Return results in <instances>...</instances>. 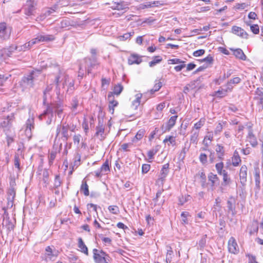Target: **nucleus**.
I'll use <instances>...</instances> for the list:
<instances>
[{
	"label": "nucleus",
	"instance_id": "f8f14e48",
	"mask_svg": "<svg viewBox=\"0 0 263 263\" xmlns=\"http://www.w3.org/2000/svg\"><path fill=\"white\" fill-rule=\"evenodd\" d=\"M254 180L255 186L254 187L255 195L256 196L260 190V171L258 167L254 169Z\"/></svg>",
	"mask_w": 263,
	"mask_h": 263
},
{
	"label": "nucleus",
	"instance_id": "09e8293b",
	"mask_svg": "<svg viewBox=\"0 0 263 263\" xmlns=\"http://www.w3.org/2000/svg\"><path fill=\"white\" fill-rule=\"evenodd\" d=\"M14 165L18 169V171L21 170L20 159L18 154H15L14 156Z\"/></svg>",
	"mask_w": 263,
	"mask_h": 263
},
{
	"label": "nucleus",
	"instance_id": "f257e3e1",
	"mask_svg": "<svg viewBox=\"0 0 263 263\" xmlns=\"http://www.w3.org/2000/svg\"><path fill=\"white\" fill-rule=\"evenodd\" d=\"M45 105H46V109L44 111V114H51V117H53V114L55 113L59 118L63 119L62 115L64 110V105L61 101H55L50 103L46 102Z\"/></svg>",
	"mask_w": 263,
	"mask_h": 263
},
{
	"label": "nucleus",
	"instance_id": "69168bd1",
	"mask_svg": "<svg viewBox=\"0 0 263 263\" xmlns=\"http://www.w3.org/2000/svg\"><path fill=\"white\" fill-rule=\"evenodd\" d=\"M153 7V5H152V2H146L145 3L141 4L139 5V8L141 9L151 8Z\"/></svg>",
	"mask_w": 263,
	"mask_h": 263
},
{
	"label": "nucleus",
	"instance_id": "13d9d810",
	"mask_svg": "<svg viewBox=\"0 0 263 263\" xmlns=\"http://www.w3.org/2000/svg\"><path fill=\"white\" fill-rule=\"evenodd\" d=\"M206 237H207V235L206 234L204 235L202 237L201 239L199 240L198 245L201 249L203 248L204 247V246H205Z\"/></svg>",
	"mask_w": 263,
	"mask_h": 263
},
{
	"label": "nucleus",
	"instance_id": "ddd939ff",
	"mask_svg": "<svg viewBox=\"0 0 263 263\" xmlns=\"http://www.w3.org/2000/svg\"><path fill=\"white\" fill-rule=\"evenodd\" d=\"M35 5L36 4L34 0H27L25 8V14L27 15H32Z\"/></svg>",
	"mask_w": 263,
	"mask_h": 263
},
{
	"label": "nucleus",
	"instance_id": "6e6d98bb",
	"mask_svg": "<svg viewBox=\"0 0 263 263\" xmlns=\"http://www.w3.org/2000/svg\"><path fill=\"white\" fill-rule=\"evenodd\" d=\"M62 183L59 175H57L55 177L54 182V188L57 189L59 187Z\"/></svg>",
	"mask_w": 263,
	"mask_h": 263
},
{
	"label": "nucleus",
	"instance_id": "a19ab883",
	"mask_svg": "<svg viewBox=\"0 0 263 263\" xmlns=\"http://www.w3.org/2000/svg\"><path fill=\"white\" fill-rule=\"evenodd\" d=\"M215 167L218 174L220 175H221L227 172L226 170H223V163L222 162L216 164Z\"/></svg>",
	"mask_w": 263,
	"mask_h": 263
},
{
	"label": "nucleus",
	"instance_id": "a211bd4d",
	"mask_svg": "<svg viewBox=\"0 0 263 263\" xmlns=\"http://www.w3.org/2000/svg\"><path fill=\"white\" fill-rule=\"evenodd\" d=\"M142 61L141 57L136 53L132 54L128 59V63L129 65L139 64Z\"/></svg>",
	"mask_w": 263,
	"mask_h": 263
},
{
	"label": "nucleus",
	"instance_id": "4be33fe9",
	"mask_svg": "<svg viewBox=\"0 0 263 263\" xmlns=\"http://www.w3.org/2000/svg\"><path fill=\"white\" fill-rule=\"evenodd\" d=\"M208 178L209 181L211 182V186L212 187L215 185H219V179L217 175L210 173L209 174Z\"/></svg>",
	"mask_w": 263,
	"mask_h": 263
},
{
	"label": "nucleus",
	"instance_id": "c03bdc74",
	"mask_svg": "<svg viewBox=\"0 0 263 263\" xmlns=\"http://www.w3.org/2000/svg\"><path fill=\"white\" fill-rule=\"evenodd\" d=\"M13 197L7 198V204L6 207L3 208V210L5 211V214H6V210L7 209H11L13 205Z\"/></svg>",
	"mask_w": 263,
	"mask_h": 263
},
{
	"label": "nucleus",
	"instance_id": "cd10ccee",
	"mask_svg": "<svg viewBox=\"0 0 263 263\" xmlns=\"http://www.w3.org/2000/svg\"><path fill=\"white\" fill-rule=\"evenodd\" d=\"M163 191L164 190L163 189L159 190L157 192L156 197L153 199L154 201L155 202V205L158 204L159 205H162L164 203L165 199L164 197H163V198L161 199L160 201L159 200V198H160V196H161Z\"/></svg>",
	"mask_w": 263,
	"mask_h": 263
},
{
	"label": "nucleus",
	"instance_id": "bf43d9fd",
	"mask_svg": "<svg viewBox=\"0 0 263 263\" xmlns=\"http://www.w3.org/2000/svg\"><path fill=\"white\" fill-rule=\"evenodd\" d=\"M250 30L255 34H257L259 32V27L257 24L251 25Z\"/></svg>",
	"mask_w": 263,
	"mask_h": 263
},
{
	"label": "nucleus",
	"instance_id": "3c124183",
	"mask_svg": "<svg viewBox=\"0 0 263 263\" xmlns=\"http://www.w3.org/2000/svg\"><path fill=\"white\" fill-rule=\"evenodd\" d=\"M162 86V83L160 81H158L157 83H156L155 84L153 88H152L150 90L151 93L152 94V93H154L155 92L158 91L161 88Z\"/></svg>",
	"mask_w": 263,
	"mask_h": 263
},
{
	"label": "nucleus",
	"instance_id": "e433bc0d",
	"mask_svg": "<svg viewBox=\"0 0 263 263\" xmlns=\"http://www.w3.org/2000/svg\"><path fill=\"white\" fill-rule=\"evenodd\" d=\"M123 90V85L120 84L118 83L116 85H115L113 89V92H111L112 93V95H116L117 96H119L121 92Z\"/></svg>",
	"mask_w": 263,
	"mask_h": 263
},
{
	"label": "nucleus",
	"instance_id": "a18cd8bd",
	"mask_svg": "<svg viewBox=\"0 0 263 263\" xmlns=\"http://www.w3.org/2000/svg\"><path fill=\"white\" fill-rule=\"evenodd\" d=\"M49 176V172L47 169H44L43 172V180L44 183L48 184L49 183L48 178Z\"/></svg>",
	"mask_w": 263,
	"mask_h": 263
},
{
	"label": "nucleus",
	"instance_id": "72a5a7b5",
	"mask_svg": "<svg viewBox=\"0 0 263 263\" xmlns=\"http://www.w3.org/2000/svg\"><path fill=\"white\" fill-rule=\"evenodd\" d=\"M80 191L86 196H88L89 195L88 185L86 182V181L84 180L82 181V183L80 187Z\"/></svg>",
	"mask_w": 263,
	"mask_h": 263
},
{
	"label": "nucleus",
	"instance_id": "0eeeda50",
	"mask_svg": "<svg viewBox=\"0 0 263 263\" xmlns=\"http://www.w3.org/2000/svg\"><path fill=\"white\" fill-rule=\"evenodd\" d=\"M12 28L7 26L6 23H0V39L7 40L9 39L11 33Z\"/></svg>",
	"mask_w": 263,
	"mask_h": 263
},
{
	"label": "nucleus",
	"instance_id": "9d476101",
	"mask_svg": "<svg viewBox=\"0 0 263 263\" xmlns=\"http://www.w3.org/2000/svg\"><path fill=\"white\" fill-rule=\"evenodd\" d=\"M228 250L230 253L234 254H238L239 249L235 239L231 237L228 241Z\"/></svg>",
	"mask_w": 263,
	"mask_h": 263
},
{
	"label": "nucleus",
	"instance_id": "1a4fd4ad",
	"mask_svg": "<svg viewBox=\"0 0 263 263\" xmlns=\"http://www.w3.org/2000/svg\"><path fill=\"white\" fill-rule=\"evenodd\" d=\"M62 81H63V86L64 87L65 85H67V81H69V76L60 71L59 74L55 77L54 80L57 88L59 87L60 83Z\"/></svg>",
	"mask_w": 263,
	"mask_h": 263
},
{
	"label": "nucleus",
	"instance_id": "c85d7f7f",
	"mask_svg": "<svg viewBox=\"0 0 263 263\" xmlns=\"http://www.w3.org/2000/svg\"><path fill=\"white\" fill-rule=\"evenodd\" d=\"M241 160L239 155L238 152L237 151H235L233 154V156L232 157V163L234 166H237L239 165Z\"/></svg>",
	"mask_w": 263,
	"mask_h": 263
},
{
	"label": "nucleus",
	"instance_id": "2eb2a0df",
	"mask_svg": "<svg viewBox=\"0 0 263 263\" xmlns=\"http://www.w3.org/2000/svg\"><path fill=\"white\" fill-rule=\"evenodd\" d=\"M247 167L245 165H243L242 166H241L240 169V182L242 186H245L247 182Z\"/></svg>",
	"mask_w": 263,
	"mask_h": 263
},
{
	"label": "nucleus",
	"instance_id": "680f3d73",
	"mask_svg": "<svg viewBox=\"0 0 263 263\" xmlns=\"http://www.w3.org/2000/svg\"><path fill=\"white\" fill-rule=\"evenodd\" d=\"M227 89L218 90L215 92L216 95L218 97L222 98L227 95Z\"/></svg>",
	"mask_w": 263,
	"mask_h": 263
},
{
	"label": "nucleus",
	"instance_id": "20e7f679",
	"mask_svg": "<svg viewBox=\"0 0 263 263\" xmlns=\"http://www.w3.org/2000/svg\"><path fill=\"white\" fill-rule=\"evenodd\" d=\"M92 253L93 258L95 263H108L110 257L108 254L104 251L93 249Z\"/></svg>",
	"mask_w": 263,
	"mask_h": 263
},
{
	"label": "nucleus",
	"instance_id": "7ed1b4c3",
	"mask_svg": "<svg viewBox=\"0 0 263 263\" xmlns=\"http://www.w3.org/2000/svg\"><path fill=\"white\" fill-rule=\"evenodd\" d=\"M15 116L14 113H11L7 117L3 119V121L0 122V128H3V131L7 135L10 131L12 127L13 123L15 121Z\"/></svg>",
	"mask_w": 263,
	"mask_h": 263
},
{
	"label": "nucleus",
	"instance_id": "5fc2aeb1",
	"mask_svg": "<svg viewBox=\"0 0 263 263\" xmlns=\"http://www.w3.org/2000/svg\"><path fill=\"white\" fill-rule=\"evenodd\" d=\"M226 123V122H223L222 124L221 123H219L217 125L215 130L214 133L215 135L219 134L222 130L223 128V125L225 124Z\"/></svg>",
	"mask_w": 263,
	"mask_h": 263
},
{
	"label": "nucleus",
	"instance_id": "ea45409f",
	"mask_svg": "<svg viewBox=\"0 0 263 263\" xmlns=\"http://www.w3.org/2000/svg\"><path fill=\"white\" fill-rule=\"evenodd\" d=\"M52 87L51 85L47 86L43 92V104L45 105L47 101V94L51 91Z\"/></svg>",
	"mask_w": 263,
	"mask_h": 263
},
{
	"label": "nucleus",
	"instance_id": "393cba45",
	"mask_svg": "<svg viewBox=\"0 0 263 263\" xmlns=\"http://www.w3.org/2000/svg\"><path fill=\"white\" fill-rule=\"evenodd\" d=\"M247 139L253 147H255L257 145L256 138L255 135L253 134V130L251 128H250L249 130Z\"/></svg>",
	"mask_w": 263,
	"mask_h": 263
},
{
	"label": "nucleus",
	"instance_id": "2f4dec72",
	"mask_svg": "<svg viewBox=\"0 0 263 263\" xmlns=\"http://www.w3.org/2000/svg\"><path fill=\"white\" fill-rule=\"evenodd\" d=\"M216 152H217L218 158L221 160H223L224 154V147L218 144L216 145Z\"/></svg>",
	"mask_w": 263,
	"mask_h": 263
},
{
	"label": "nucleus",
	"instance_id": "f704fd0d",
	"mask_svg": "<svg viewBox=\"0 0 263 263\" xmlns=\"http://www.w3.org/2000/svg\"><path fill=\"white\" fill-rule=\"evenodd\" d=\"M145 131L143 129H141L137 133V134L133 138L132 141L133 142H137L138 141L140 140L143 137Z\"/></svg>",
	"mask_w": 263,
	"mask_h": 263
},
{
	"label": "nucleus",
	"instance_id": "39448f33",
	"mask_svg": "<svg viewBox=\"0 0 263 263\" xmlns=\"http://www.w3.org/2000/svg\"><path fill=\"white\" fill-rule=\"evenodd\" d=\"M69 126L68 124H59L57 127L55 140L59 135H62L61 139L63 141L66 142L70 135L69 134Z\"/></svg>",
	"mask_w": 263,
	"mask_h": 263
},
{
	"label": "nucleus",
	"instance_id": "79ce46f5",
	"mask_svg": "<svg viewBox=\"0 0 263 263\" xmlns=\"http://www.w3.org/2000/svg\"><path fill=\"white\" fill-rule=\"evenodd\" d=\"M162 60V58L160 56H155L153 60L149 62V66L151 67H154L157 64L159 63Z\"/></svg>",
	"mask_w": 263,
	"mask_h": 263
},
{
	"label": "nucleus",
	"instance_id": "4d7b16f0",
	"mask_svg": "<svg viewBox=\"0 0 263 263\" xmlns=\"http://www.w3.org/2000/svg\"><path fill=\"white\" fill-rule=\"evenodd\" d=\"M102 172H106L109 171V166L108 160H106L100 168Z\"/></svg>",
	"mask_w": 263,
	"mask_h": 263
},
{
	"label": "nucleus",
	"instance_id": "c9c22d12",
	"mask_svg": "<svg viewBox=\"0 0 263 263\" xmlns=\"http://www.w3.org/2000/svg\"><path fill=\"white\" fill-rule=\"evenodd\" d=\"M213 139V134L212 132H208L206 135L204 137L203 143L206 147V148H208L210 145V143H208L207 142V140H209L210 141H212Z\"/></svg>",
	"mask_w": 263,
	"mask_h": 263
},
{
	"label": "nucleus",
	"instance_id": "4c0bfd02",
	"mask_svg": "<svg viewBox=\"0 0 263 263\" xmlns=\"http://www.w3.org/2000/svg\"><path fill=\"white\" fill-rule=\"evenodd\" d=\"M71 109L73 112H74V115L77 114V112H76L78 105H79V101L76 98H74L72 99L71 102Z\"/></svg>",
	"mask_w": 263,
	"mask_h": 263
},
{
	"label": "nucleus",
	"instance_id": "8fccbe9b",
	"mask_svg": "<svg viewBox=\"0 0 263 263\" xmlns=\"http://www.w3.org/2000/svg\"><path fill=\"white\" fill-rule=\"evenodd\" d=\"M108 209L113 214H118L119 213V209L116 205H110L108 206Z\"/></svg>",
	"mask_w": 263,
	"mask_h": 263
},
{
	"label": "nucleus",
	"instance_id": "49530a36",
	"mask_svg": "<svg viewBox=\"0 0 263 263\" xmlns=\"http://www.w3.org/2000/svg\"><path fill=\"white\" fill-rule=\"evenodd\" d=\"M199 136V133L198 132H195L192 133L191 136L190 141L193 143H197L198 141V138Z\"/></svg>",
	"mask_w": 263,
	"mask_h": 263
},
{
	"label": "nucleus",
	"instance_id": "774afa93",
	"mask_svg": "<svg viewBox=\"0 0 263 263\" xmlns=\"http://www.w3.org/2000/svg\"><path fill=\"white\" fill-rule=\"evenodd\" d=\"M200 161L203 164H205L207 162V156L204 153H201L199 156Z\"/></svg>",
	"mask_w": 263,
	"mask_h": 263
},
{
	"label": "nucleus",
	"instance_id": "7c9ffc66",
	"mask_svg": "<svg viewBox=\"0 0 263 263\" xmlns=\"http://www.w3.org/2000/svg\"><path fill=\"white\" fill-rule=\"evenodd\" d=\"M85 62L87 64L88 63H89L90 65L89 67L87 69V73L89 74L90 73L91 69L90 68L93 67L97 64V60L96 57H93L92 59L91 58H86L85 59Z\"/></svg>",
	"mask_w": 263,
	"mask_h": 263
},
{
	"label": "nucleus",
	"instance_id": "6e6552de",
	"mask_svg": "<svg viewBox=\"0 0 263 263\" xmlns=\"http://www.w3.org/2000/svg\"><path fill=\"white\" fill-rule=\"evenodd\" d=\"M45 251V257L46 261L54 260L59 255V251L55 249L53 250L50 246L46 248Z\"/></svg>",
	"mask_w": 263,
	"mask_h": 263
},
{
	"label": "nucleus",
	"instance_id": "603ef678",
	"mask_svg": "<svg viewBox=\"0 0 263 263\" xmlns=\"http://www.w3.org/2000/svg\"><path fill=\"white\" fill-rule=\"evenodd\" d=\"M15 50L17 51V46L11 45L6 49V53L8 56H10V55L12 54V53Z\"/></svg>",
	"mask_w": 263,
	"mask_h": 263
},
{
	"label": "nucleus",
	"instance_id": "423d86ee",
	"mask_svg": "<svg viewBox=\"0 0 263 263\" xmlns=\"http://www.w3.org/2000/svg\"><path fill=\"white\" fill-rule=\"evenodd\" d=\"M254 100L256 102L257 108L259 111L263 110V88H257L255 92Z\"/></svg>",
	"mask_w": 263,
	"mask_h": 263
},
{
	"label": "nucleus",
	"instance_id": "6ab92c4d",
	"mask_svg": "<svg viewBox=\"0 0 263 263\" xmlns=\"http://www.w3.org/2000/svg\"><path fill=\"white\" fill-rule=\"evenodd\" d=\"M227 207L229 213H231L233 215L236 214L235 200L233 197L229 198V200L227 201Z\"/></svg>",
	"mask_w": 263,
	"mask_h": 263
},
{
	"label": "nucleus",
	"instance_id": "37998d69",
	"mask_svg": "<svg viewBox=\"0 0 263 263\" xmlns=\"http://www.w3.org/2000/svg\"><path fill=\"white\" fill-rule=\"evenodd\" d=\"M170 142V144L175 145L176 144L175 137L173 136H166L163 140L164 143Z\"/></svg>",
	"mask_w": 263,
	"mask_h": 263
},
{
	"label": "nucleus",
	"instance_id": "412c9836",
	"mask_svg": "<svg viewBox=\"0 0 263 263\" xmlns=\"http://www.w3.org/2000/svg\"><path fill=\"white\" fill-rule=\"evenodd\" d=\"M37 42H49L54 40L53 35L39 34L36 37Z\"/></svg>",
	"mask_w": 263,
	"mask_h": 263
},
{
	"label": "nucleus",
	"instance_id": "58836bf2",
	"mask_svg": "<svg viewBox=\"0 0 263 263\" xmlns=\"http://www.w3.org/2000/svg\"><path fill=\"white\" fill-rule=\"evenodd\" d=\"M223 177L222 185L226 186L229 185L231 183V179L229 177L228 172H226L221 175Z\"/></svg>",
	"mask_w": 263,
	"mask_h": 263
},
{
	"label": "nucleus",
	"instance_id": "e2e57ef3",
	"mask_svg": "<svg viewBox=\"0 0 263 263\" xmlns=\"http://www.w3.org/2000/svg\"><path fill=\"white\" fill-rule=\"evenodd\" d=\"M158 152V149H152L147 152V156L149 159L154 158V156Z\"/></svg>",
	"mask_w": 263,
	"mask_h": 263
},
{
	"label": "nucleus",
	"instance_id": "4468645a",
	"mask_svg": "<svg viewBox=\"0 0 263 263\" xmlns=\"http://www.w3.org/2000/svg\"><path fill=\"white\" fill-rule=\"evenodd\" d=\"M34 128V118L31 117L28 119L26 122V135L29 137H31V130Z\"/></svg>",
	"mask_w": 263,
	"mask_h": 263
},
{
	"label": "nucleus",
	"instance_id": "de8ad7c7",
	"mask_svg": "<svg viewBox=\"0 0 263 263\" xmlns=\"http://www.w3.org/2000/svg\"><path fill=\"white\" fill-rule=\"evenodd\" d=\"M201 62H205V64L204 65H208V66L211 64L213 63V59L212 56L210 55H209L207 57L205 58H204L200 60Z\"/></svg>",
	"mask_w": 263,
	"mask_h": 263
},
{
	"label": "nucleus",
	"instance_id": "b1692460",
	"mask_svg": "<svg viewBox=\"0 0 263 263\" xmlns=\"http://www.w3.org/2000/svg\"><path fill=\"white\" fill-rule=\"evenodd\" d=\"M249 234L252 235L255 233H257L258 230V224L257 221H253L247 228Z\"/></svg>",
	"mask_w": 263,
	"mask_h": 263
},
{
	"label": "nucleus",
	"instance_id": "a878e982",
	"mask_svg": "<svg viewBox=\"0 0 263 263\" xmlns=\"http://www.w3.org/2000/svg\"><path fill=\"white\" fill-rule=\"evenodd\" d=\"M3 225L6 227L9 231L13 230L14 228V222L7 216H6L4 219Z\"/></svg>",
	"mask_w": 263,
	"mask_h": 263
},
{
	"label": "nucleus",
	"instance_id": "bb28decb",
	"mask_svg": "<svg viewBox=\"0 0 263 263\" xmlns=\"http://www.w3.org/2000/svg\"><path fill=\"white\" fill-rule=\"evenodd\" d=\"M231 50L233 51V54L235 56L236 58H238L243 61H245L246 60L247 57L246 56L243 51L241 49L238 48L234 50L231 49Z\"/></svg>",
	"mask_w": 263,
	"mask_h": 263
},
{
	"label": "nucleus",
	"instance_id": "f03ea898",
	"mask_svg": "<svg viewBox=\"0 0 263 263\" xmlns=\"http://www.w3.org/2000/svg\"><path fill=\"white\" fill-rule=\"evenodd\" d=\"M41 74V70H33L26 76H24L20 82V86L23 89H29L34 86V81L36 78Z\"/></svg>",
	"mask_w": 263,
	"mask_h": 263
},
{
	"label": "nucleus",
	"instance_id": "5701e85b",
	"mask_svg": "<svg viewBox=\"0 0 263 263\" xmlns=\"http://www.w3.org/2000/svg\"><path fill=\"white\" fill-rule=\"evenodd\" d=\"M169 172V164L166 163L164 164L160 171V174L159 176V179L162 181L165 180V178L168 175Z\"/></svg>",
	"mask_w": 263,
	"mask_h": 263
},
{
	"label": "nucleus",
	"instance_id": "aec40b11",
	"mask_svg": "<svg viewBox=\"0 0 263 263\" xmlns=\"http://www.w3.org/2000/svg\"><path fill=\"white\" fill-rule=\"evenodd\" d=\"M107 99L109 101V111H112V114L114 111V107L118 104V102L114 100V97L111 92H109L108 94Z\"/></svg>",
	"mask_w": 263,
	"mask_h": 263
},
{
	"label": "nucleus",
	"instance_id": "864d4df0",
	"mask_svg": "<svg viewBox=\"0 0 263 263\" xmlns=\"http://www.w3.org/2000/svg\"><path fill=\"white\" fill-rule=\"evenodd\" d=\"M200 178H201V184L202 187H205L207 183L206 182V176L203 172H201L200 174Z\"/></svg>",
	"mask_w": 263,
	"mask_h": 263
},
{
	"label": "nucleus",
	"instance_id": "473e14b6",
	"mask_svg": "<svg viewBox=\"0 0 263 263\" xmlns=\"http://www.w3.org/2000/svg\"><path fill=\"white\" fill-rule=\"evenodd\" d=\"M136 99L132 102V107L136 110L140 104V100L142 97L141 93H137L135 96Z\"/></svg>",
	"mask_w": 263,
	"mask_h": 263
},
{
	"label": "nucleus",
	"instance_id": "0e129e2a",
	"mask_svg": "<svg viewBox=\"0 0 263 263\" xmlns=\"http://www.w3.org/2000/svg\"><path fill=\"white\" fill-rule=\"evenodd\" d=\"M7 198H11L13 197V199H14V197L15 196V191L14 189V187H10L7 192Z\"/></svg>",
	"mask_w": 263,
	"mask_h": 263
},
{
	"label": "nucleus",
	"instance_id": "c756f323",
	"mask_svg": "<svg viewBox=\"0 0 263 263\" xmlns=\"http://www.w3.org/2000/svg\"><path fill=\"white\" fill-rule=\"evenodd\" d=\"M78 247L79 248L80 250L82 252H83L86 255H88V248L85 245L82 238H79L78 239Z\"/></svg>",
	"mask_w": 263,
	"mask_h": 263
},
{
	"label": "nucleus",
	"instance_id": "9b49d317",
	"mask_svg": "<svg viewBox=\"0 0 263 263\" xmlns=\"http://www.w3.org/2000/svg\"><path fill=\"white\" fill-rule=\"evenodd\" d=\"M96 132L95 136H97L99 139L102 141L105 138V134H104L105 127L103 125V122L101 120H99L98 125L96 128Z\"/></svg>",
	"mask_w": 263,
	"mask_h": 263
},
{
	"label": "nucleus",
	"instance_id": "338daca9",
	"mask_svg": "<svg viewBox=\"0 0 263 263\" xmlns=\"http://www.w3.org/2000/svg\"><path fill=\"white\" fill-rule=\"evenodd\" d=\"M81 139V136L80 134L74 135L73 137V143L74 144L79 145Z\"/></svg>",
	"mask_w": 263,
	"mask_h": 263
},
{
	"label": "nucleus",
	"instance_id": "052dcab7",
	"mask_svg": "<svg viewBox=\"0 0 263 263\" xmlns=\"http://www.w3.org/2000/svg\"><path fill=\"white\" fill-rule=\"evenodd\" d=\"M10 76V74H0V86L3 85Z\"/></svg>",
	"mask_w": 263,
	"mask_h": 263
},
{
	"label": "nucleus",
	"instance_id": "f3484780",
	"mask_svg": "<svg viewBox=\"0 0 263 263\" xmlns=\"http://www.w3.org/2000/svg\"><path fill=\"white\" fill-rule=\"evenodd\" d=\"M232 31L233 33L242 38L248 39V34L241 27L236 26H233L232 28Z\"/></svg>",
	"mask_w": 263,
	"mask_h": 263
},
{
	"label": "nucleus",
	"instance_id": "dca6fc26",
	"mask_svg": "<svg viewBox=\"0 0 263 263\" xmlns=\"http://www.w3.org/2000/svg\"><path fill=\"white\" fill-rule=\"evenodd\" d=\"M177 117V116H174L171 117L168 121L167 124L165 126L164 125L162 126L161 129L163 133H165L166 131H169L174 126Z\"/></svg>",
	"mask_w": 263,
	"mask_h": 263
}]
</instances>
